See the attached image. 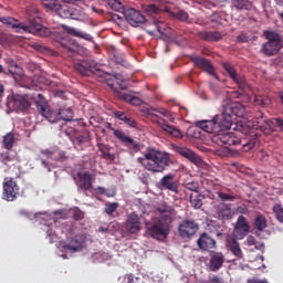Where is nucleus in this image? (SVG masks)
Returning a JSON list of instances; mask_svg holds the SVG:
<instances>
[{"label":"nucleus","instance_id":"1","mask_svg":"<svg viewBox=\"0 0 283 283\" xmlns=\"http://www.w3.org/2000/svg\"><path fill=\"white\" fill-rule=\"evenodd\" d=\"M28 22H20L14 18H0V23L11 28L20 34L29 33L40 38H50L51 30L42 25L40 11L35 8H30L27 11Z\"/></svg>","mask_w":283,"mask_h":283},{"label":"nucleus","instance_id":"2","mask_svg":"<svg viewBox=\"0 0 283 283\" xmlns=\"http://www.w3.org/2000/svg\"><path fill=\"white\" fill-rule=\"evenodd\" d=\"M145 159L138 158L143 167L151 174H163L167 167H170L174 161L171 155L166 151L151 149L144 155Z\"/></svg>","mask_w":283,"mask_h":283},{"label":"nucleus","instance_id":"3","mask_svg":"<svg viewBox=\"0 0 283 283\" xmlns=\"http://www.w3.org/2000/svg\"><path fill=\"white\" fill-rule=\"evenodd\" d=\"M36 109L41 116L52 124L59 120L70 122L74 118V112L71 108H57L52 111L49 102L45 101L41 93L38 94Z\"/></svg>","mask_w":283,"mask_h":283},{"label":"nucleus","instance_id":"4","mask_svg":"<svg viewBox=\"0 0 283 283\" xmlns=\"http://www.w3.org/2000/svg\"><path fill=\"white\" fill-rule=\"evenodd\" d=\"M156 113L165 116L170 122L174 120L171 112L167 111L166 108H144V114L146 117H148L153 123L157 124L163 130H165L170 136L182 138V133L179 129L170 124H167L166 120L159 117Z\"/></svg>","mask_w":283,"mask_h":283},{"label":"nucleus","instance_id":"5","mask_svg":"<svg viewBox=\"0 0 283 283\" xmlns=\"http://www.w3.org/2000/svg\"><path fill=\"white\" fill-rule=\"evenodd\" d=\"M108 8L113 9L115 12L123 13L127 23L132 27H139L146 23V18L134 8L125 7L122 0H107Z\"/></svg>","mask_w":283,"mask_h":283},{"label":"nucleus","instance_id":"6","mask_svg":"<svg viewBox=\"0 0 283 283\" xmlns=\"http://www.w3.org/2000/svg\"><path fill=\"white\" fill-rule=\"evenodd\" d=\"M145 228L151 239L164 241L170 235L171 217L164 214L155 223H145Z\"/></svg>","mask_w":283,"mask_h":283},{"label":"nucleus","instance_id":"7","mask_svg":"<svg viewBox=\"0 0 283 283\" xmlns=\"http://www.w3.org/2000/svg\"><path fill=\"white\" fill-rule=\"evenodd\" d=\"M266 42L263 43L261 53L265 56H275L283 48L281 35L273 31L265 32Z\"/></svg>","mask_w":283,"mask_h":283},{"label":"nucleus","instance_id":"8","mask_svg":"<svg viewBox=\"0 0 283 283\" xmlns=\"http://www.w3.org/2000/svg\"><path fill=\"white\" fill-rule=\"evenodd\" d=\"M255 123L256 129H261L265 135H269L277 129H283V119L281 117L271 118L269 120L262 112L256 113Z\"/></svg>","mask_w":283,"mask_h":283},{"label":"nucleus","instance_id":"9","mask_svg":"<svg viewBox=\"0 0 283 283\" xmlns=\"http://www.w3.org/2000/svg\"><path fill=\"white\" fill-rule=\"evenodd\" d=\"M102 64H97L93 60H83L81 63L74 65L75 71H77L82 76L97 75L105 80L107 73L102 70Z\"/></svg>","mask_w":283,"mask_h":283},{"label":"nucleus","instance_id":"10","mask_svg":"<svg viewBox=\"0 0 283 283\" xmlns=\"http://www.w3.org/2000/svg\"><path fill=\"white\" fill-rule=\"evenodd\" d=\"M57 1L64 2L63 4ZM71 0H41L43 2L44 8L49 9L52 12H56L62 19H70L74 15V8H71L67 4Z\"/></svg>","mask_w":283,"mask_h":283},{"label":"nucleus","instance_id":"11","mask_svg":"<svg viewBox=\"0 0 283 283\" xmlns=\"http://www.w3.org/2000/svg\"><path fill=\"white\" fill-rule=\"evenodd\" d=\"M29 99H32L36 104L38 95L29 96L28 94H14L7 105H9V107H13V109L18 112H27L32 106V103H30Z\"/></svg>","mask_w":283,"mask_h":283},{"label":"nucleus","instance_id":"12","mask_svg":"<svg viewBox=\"0 0 283 283\" xmlns=\"http://www.w3.org/2000/svg\"><path fill=\"white\" fill-rule=\"evenodd\" d=\"M20 188L12 177H6L3 180L2 199L8 202H13L19 196Z\"/></svg>","mask_w":283,"mask_h":283},{"label":"nucleus","instance_id":"13","mask_svg":"<svg viewBox=\"0 0 283 283\" xmlns=\"http://www.w3.org/2000/svg\"><path fill=\"white\" fill-rule=\"evenodd\" d=\"M66 130L74 132L71 135V140L77 150H84L90 144V133L87 130H80L69 127Z\"/></svg>","mask_w":283,"mask_h":283},{"label":"nucleus","instance_id":"14","mask_svg":"<svg viewBox=\"0 0 283 283\" xmlns=\"http://www.w3.org/2000/svg\"><path fill=\"white\" fill-rule=\"evenodd\" d=\"M223 70H226L227 75L230 77L232 82H234L240 91V95H242L247 90V82L243 75L237 73L234 66L230 63H222Z\"/></svg>","mask_w":283,"mask_h":283},{"label":"nucleus","instance_id":"15","mask_svg":"<svg viewBox=\"0 0 283 283\" xmlns=\"http://www.w3.org/2000/svg\"><path fill=\"white\" fill-rule=\"evenodd\" d=\"M240 136L235 133H219L217 135H213L212 142L219 146H223L226 148H229L231 146H238Z\"/></svg>","mask_w":283,"mask_h":283},{"label":"nucleus","instance_id":"16","mask_svg":"<svg viewBox=\"0 0 283 283\" xmlns=\"http://www.w3.org/2000/svg\"><path fill=\"white\" fill-rule=\"evenodd\" d=\"M107 86L115 92V96L126 103H129L133 99V95L130 93L123 92L125 86L119 83V80H116L115 76H111L107 78Z\"/></svg>","mask_w":283,"mask_h":283},{"label":"nucleus","instance_id":"17","mask_svg":"<svg viewBox=\"0 0 283 283\" xmlns=\"http://www.w3.org/2000/svg\"><path fill=\"white\" fill-rule=\"evenodd\" d=\"M199 224L193 220H184L178 224V234L182 239H191L197 234Z\"/></svg>","mask_w":283,"mask_h":283},{"label":"nucleus","instance_id":"18","mask_svg":"<svg viewBox=\"0 0 283 283\" xmlns=\"http://www.w3.org/2000/svg\"><path fill=\"white\" fill-rule=\"evenodd\" d=\"M190 61L195 64L196 67H199L210 76H214V78H218L214 66L208 59L200 55H191Z\"/></svg>","mask_w":283,"mask_h":283},{"label":"nucleus","instance_id":"19","mask_svg":"<svg viewBox=\"0 0 283 283\" xmlns=\"http://www.w3.org/2000/svg\"><path fill=\"white\" fill-rule=\"evenodd\" d=\"M241 134L245 135L244 137H239L238 146H241V151L249 153L251 151L255 145L259 144L258 134L249 135L250 132H241Z\"/></svg>","mask_w":283,"mask_h":283},{"label":"nucleus","instance_id":"20","mask_svg":"<svg viewBox=\"0 0 283 283\" xmlns=\"http://www.w3.org/2000/svg\"><path fill=\"white\" fill-rule=\"evenodd\" d=\"M157 187L160 190H169L175 195L179 193V184L175 180V175L172 174H168L165 177H161L157 184Z\"/></svg>","mask_w":283,"mask_h":283},{"label":"nucleus","instance_id":"21","mask_svg":"<svg viewBox=\"0 0 283 283\" xmlns=\"http://www.w3.org/2000/svg\"><path fill=\"white\" fill-rule=\"evenodd\" d=\"M175 151L186 160H190L196 166H201L203 163L201 157L187 146H175Z\"/></svg>","mask_w":283,"mask_h":283},{"label":"nucleus","instance_id":"22","mask_svg":"<svg viewBox=\"0 0 283 283\" xmlns=\"http://www.w3.org/2000/svg\"><path fill=\"white\" fill-rule=\"evenodd\" d=\"M250 232V223L247 221L244 216H239L237 223L234 226V230L232 231V234L238 240H243L247 234Z\"/></svg>","mask_w":283,"mask_h":283},{"label":"nucleus","instance_id":"23","mask_svg":"<svg viewBox=\"0 0 283 283\" xmlns=\"http://www.w3.org/2000/svg\"><path fill=\"white\" fill-rule=\"evenodd\" d=\"M223 113L232 116H237L239 118H243L245 115V108L240 102H231L223 106Z\"/></svg>","mask_w":283,"mask_h":283},{"label":"nucleus","instance_id":"24","mask_svg":"<svg viewBox=\"0 0 283 283\" xmlns=\"http://www.w3.org/2000/svg\"><path fill=\"white\" fill-rule=\"evenodd\" d=\"M213 118L217 123L219 130L224 132L232 128L233 118L230 114H227L226 112L222 111L220 115H217Z\"/></svg>","mask_w":283,"mask_h":283},{"label":"nucleus","instance_id":"25","mask_svg":"<svg viewBox=\"0 0 283 283\" xmlns=\"http://www.w3.org/2000/svg\"><path fill=\"white\" fill-rule=\"evenodd\" d=\"M114 136L123 144L127 145L128 148L134 149V151H140V145L138 142L132 139L129 136L125 135L122 130L119 129H114Z\"/></svg>","mask_w":283,"mask_h":283},{"label":"nucleus","instance_id":"26","mask_svg":"<svg viewBox=\"0 0 283 283\" xmlns=\"http://www.w3.org/2000/svg\"><path fill=\"white\" fill-rule=\"evenodd\" d=\"M224 264L223 252H210L209 269L211 272H218Z\"/></svg>","mask_w":283,"mask_h":283},{"label":"nucleus","instance_id":"27","mask_svg":"<svg viewBox=\"0 0 283 283\" xmlns=\"http://www.w3.org/2000/svg\"><path fill=\"white\" fill-rule=\"evenodd\" d=\"M126 231L130 234H137L140 231V218L136 213L128 216L126 224Z\"/></svg>","mask_w":283,"mask_h":283},{"label":"nucleus","instance_id":"28","mask_svg":"<svg viewBox=\"0 0 283 283\" xmlns=\"http://www.w3.org/2000/svg\"><path fill=\"white\" fill-rule=\"evenodd\" d=\"M197 245H199L202 251H210L216 249L217 242L208 233L203 232L200 239L197 240Z\"/></svg>","mask_w":283,"mask_h":283},{"label":"nucleus","instance_id":"29","mask_svg":"<svg viewBox=\"0 0 283 283\" xmlns=\"http://www.w3.org/2000/svg\"><path fill=\"white\" fill-rule=\"evenodd\" d=\"M77 177H78L77 186L80 187V189L90 190L93 188L92 174H90L87 171H81V172H78Z\"/></svg>","mask_w":283,"mask_h":283},{"label":"nucleus","instance_id":"30","mask_svg":"<svg viewBox=\"0 0 283 283\" xmlns=\"http://www.w3.org/2000/svg\"><path fill=\"white\" fill-rule=\"evenodd\" d=\"M84 242V235H77L74 239H71L70 243L65 245V250L72 253L83 251Z\"/></svg>","mask_w":283,"mask_h":283},{"label":"nucleus","instance_id":"31","mask_svg":"<svg viewBox=\"0 0 283 283\" xmlns=\"http://www.w3.org/2000/svg\"><path fill=\"white\" fill-rule=\"evenodd\" d=\"M197 38L206 41V42H218L220 40H222V33L218 32V31H200L197 32Z\"/></svg>","mask_w":283,"mask_h":283},{"label":"nucleus","instance_id":"32","mask_svg":"<svg viewBox=\"0 0 283 283\" xmlns=\"http://www.w3.org/2000/svg\"><path fill=\"white\" fill-rule=\"evenodd\" d=\"M237 240H238L237 238L227 239V248L231 252L232 255H234L238 259H242L243 252L241 250L240 243Z\"/></svg>","mask_w":283,"mask_h":283},{"label":"nucleus","instance_id":"33","mask_svg":"<svg viewBox=\"0 0 283 283\" xmlns=\"http://www.w3.org/2000/svg\"><path fill=\"white\" fill-rule=\"evenodd\" d=\"M197 127L209 134H213L217 133V130H220L214 118H212L211 120L199 122L197 123Z\"/></svg>","mask_w":283,"mask_h":283},{"label":"nucleus","instance_id":"34","mask_svg":"<svg viewBox=\"0 0 283 283\" xmlns=\"http://www.w3.org/2000/svg\"><path fill=\"white\" fill-rule=\"evenodd\" d=\"M62 29L65 30V32L74 38H78V39H84V40H92L93 36L92 34L88 33H82L80 31H77L75 28L62 24Z\"/></svg>","mask_w":283,"mask_h":283},{"label":"nucleus","instance_id":"35","mask_svg":"<svg viewBox=\"0 0 283 283\" xmlns=\"http://www.w3.org/2000/svg\"><path fill=\"white\" fill-rule=\"evenodd\" d=\"M253 227L259 232H263L268 228L266 217H264L263 214H256L254 218Z\"/></svg>","mask_w":283,"mask_h":283},{"label":"nucleus","instance_id":"36","mask_svg":"<svg viewBox=\"0 0 283 283\" xmlns=\"http://www.w3.org/2000/svg\"><path fill=\"white\" fill-rule=\"evenodd\" d=\"M218 217L220 220H231L232 219V210L228 205H221L218 208Z\"/></svg>","mask_w":283,"mask_h":283},{"label":"nucleus","instance_id":"37","mask_svg":"<svg viewBox=\"0 0 283 283\" xmlns=\"http://www.w3.org/2000/svg\"><path fill=\"white\" fill-rule=\"evenodd\" d=\"M143 10L146 14L153 17L154 20H157V15L161 14V10L154 3L144 4Z\"/></svg>","mask_w":283,"mask_h":283},{"label":"nucleus","instance_id":"38","mask_svg":"<svg viewBox=\"0 0 283 283\" xmlns=\"http://www.w3.org/2000/svg\"><path fill=\"white\" fill-rule=\"evenodd\" d=\"M107 21L111 23H115L118 28H123L125 24L124 18L113 12L107 13Z\"/></svg>","mask_w":283,"mask_h":283},{"label":"nucleus","instance_id":"39","mask_svg":"<svg viewBox=\"0 0 283 283\" xmlns=\"http://www.w3.org/2000/svg\"><path fill=\"white\" fill-rule=\"evenodd\" d=\"M232 6H234V8L240 11H249L252 8V4L249 0H232Z\"/></svg>","mask_w":283,"mask_h":283},{"label":"nucleus","instance_id":"40","mask_svg":"<svg viewBox=\"0 0 283 283\" xmlns=\"http://www.w3.org/2000/svg\"><path fill=\"white\" fill-rule=\"evenodd\" d=\"M62 52L69 56H74L75 49L72 46L71 41L62 40L60 43Z\"/></svg>","mask_w":283,"mask_h":283},{"label":"nucleus","instance_id":"41","mask_svg":"<svg viewBox=\"0 0 283 283\" xmlns=\"http://www.w3.org/2000/svg\"><path fill=\"white\" fill-rule=\"evenodd\" d=\"M169 14L180 22H188L189 20V14L187 11H170Z\"/></svg>","mask_w":283,"mask_h":283},{"label":"nucleus","instance_id":"42","mask_svg":"<svg viewBox=\"0 0 283 283\" xmlns=\"http://www.w3.org/2000/svg\"><path fill=\"white\" fill-rule=\"evenodd\" d=\"M3 145L7 150H11V148L14 146V134H6L3 137Z\"/></svg>","mask_w":283,"mask_h":283},{"label":"nucleus","instance_id":"43","mask_svg":"<svg viewBox=\"0 0 283 283\" xmlns=\"http://www.w3.org/2000/svg\"><path fill=\"white\" fill-rule=\"evenodd\" d=\"M158 213H168L167 216L171 218L175 209L171 206H168L166 202H163L157 208Z\"/></svg>","mask_w":283,"mask_h":283},{"label":"nucleus","instance_id":"44","mask_svg":"<svg viewBox=\"0 0 283 283\" xmlns=\"http://www.w3.org/2000/svg\"><path fill=\"white\" fill-rule=\"evenodd\" d=\"M119 208V203L118 202H108L107 203V216L108 217H112V218H115L118 216V210Z\"/></svg>","mask_w":283,"mask_h":283},{"label":"nucleus","instance_id":"45","mask_svg":"<svg viewBox=\"0 0 283 283\" xmlns=\"http://www.w3.org/2000/svg\"><path fill=\"white\" fill-rule=\"evenodd\" d=\"M153 24L155 27V29H157V31L164 35L166 30H167V25L164 21L158 20V19H153Z\"/></svg>","mask_w":283,"mask_h":283},{"label":"nucleus","instance_id":"46","mask_svg":"<svg viewBox=\"0 0 283 283\" xmlns=\"http://www.w3.org/2000/svg\"><path fill=\"white\" fill-rule=\"evenodd\" d=\"M275 219L283 223V208L280 203H275L272 208Z\"/></svg>","mask_w":283,"mask_h":283},{"label":"nucleus","instance_id":"47","mask_svg":"<svg viewBox=\"0 0 283 283\" xmlns=\"http://www.w3.org/2000/svg\"><path fill=\"white\" fill-rule=\"evenodd\" d=\"M9 73L12 76H19L21 74V67L14 61H10L9 62Z\"/></svg>","mask_w":283,"mask_h":283},{"label":"nucleus","instance_id":"48","mask_svg":"<svg viewBox=\"0 0 283 283\" xmlns=\"http://www.w3.org/2000/svg\"><path fill=\"white\" fill-rule=\"evenodd\" d=\"M185 189H188L190 191L199 192L200 186L198 181H191L184 184Z\"/></svg>","mask_w":283,"mask_h":283},{"label":"nucleus","instance_id":"49","mask_svg":"<svg viewBox=\"0 0 283 283\" xmlns=\"http://www.w3.org/2000/svg\"><path fill=\"white\" fill-rule=\"evenodd\" d=\"M111 50H113L114 61L117 64H123V62H124V54L118 52V50L114 49L113 46H111Z\"/></svg>","mask_w":283,"mask_h":283},{"label":"nucleus","instance_id":"50","mask_svg":"<svg viewBox=\"0 0 283 283\" xmlns=\"http://www.w3.org/2000/svg\"><path fill=\"white\" fill-rule=\"evenodd\" d=\"M218 198H220L222 201H234L235 197L227 193V192H218Z\"/></svg>","mask_w":283,"mask_h":283},{"label":"nucleus","instance_id":"51","mask_svg":"<svg viewBox=\"0 0 283 283\" xmlns=\"http://www.w3.org/2000/svg\"><path fill=\"white\" fill-rule=\"evenodd\" d=\"M14 160V157L10 156L9 153L0 155V161L4 165L8 166V163H11Z\"/></svg>","mask_w":283,"mask_h":283},{"label":"nucleus","instance_id":"52","mask_svg":"<svg viewBox=\"0 0 283 283\" xmlns=\"http://www.w3.org/2000/svg\"><path fill=\"white\" fill-rule=\"evenodd\" d=\"M32 49L42 54H44L49 51V49H46L43 44L38 43V42L32 44Z\"/></svg>","mask_w":283,"mask_h":283},{"label":"nucleus","instance_id":"53","mask_svg":"<svg viewBox=\"0 0 283 283\" xmlns=\"http://www.w3.org/2000/svg\"><path fill=\"white\" fill-rule=\"evenodd\" d=\"M190 202L195 209H200L202 206V200L200 199V197H196V198L191 197Z\"/></svg>","mask_w":283,"mask_h":283},{"label":"nucleus","instance_id":"54","mask_svg":"<svg viewBox=\"0 0 283 283\" xmlns=\"http://www.w3.org/2000/svg\"><path fill=\"white\" fill-rule=\"evenodd\" d=\"M73 219L74 220H83L84 219V212L80 210L78 208H75L73 210Z\"/></svg>","mask_w":283,"mask_h":283},{"label":"nucleus","instance_id":"55","mask_svg":"<svg viewBox=\"0 0 283 283\" xmlns=\"http://www.w3.org/2000/svg\"><path fill=\"white\" fill-rule=\"evenodd\" d=\"M123 122L127 125H129L132 128H136L137 127V122L135 118L132 117H126L123 119Z\"/></svg>","mask_w":283,"mask_h":283},{"label":"nucleus","instance_id":"56","mask_svg":"<svg viewBox=\"0 0 283 283\" xmlns=\"http://www.w3.org/2000/svg\"><path fill=\"white\" fill-rule=\"evenodd\" d=\"M128 104H130L135 107H139L143 104V101L137 96H133L132 101H129Z\"/></svg>","mask_w":283,"mask_h":283},{"label":"nucleus","instance_id":"57","mask_svg":"<svg viewBox=\"0 0 283 283\" xmlns=\"http://www.w3.org/2000/svg\"><path fill=\"white\" fill-rule=\"evenodd\" d=\"M237 41L239 43H247L249 42V36L245 33H241L238 35Z\"/></svg>","mask_w":283,"mask_h":283},{"label":"nucleus","instance_id":"58","mask_svg":"<svg viewBox=\"0 0 283 283\" xmlns=\"http://www.w3.org/2000/svg\"><path fill=\"white\" fill-rule=\"evenodd\" d=\"M114 116L115 118H117L118 120H124L125 118H127V116L124 114V112L122 111H115L114 112Z\"/></svg>","mask_w":283,"mask_h":283},{"label":"nucleus","instance_id":"59","mask_svg":"<svg viewBox=\"0 0 283 283\" xmlns=\"http://www.w3.org/2000/svg\"><path fill=\"white\" fill-rule=\"evenodd\" d=\"M128 283H142V279L138 276H134L133 274H130L128 276Z\"/></svg>","mask_w":283,"mask_h":283},{"label":"nucleus","instance_id":"60","mask_svg":"<svg viewBox=\"0 0 283 283\" xmlns=\"http://www.w3.org/2000/svg\"><path fill=\"white\" fill-rule=\"evenodd\" d=\"M247 244H248V247L255 245V239L252 235L248 237Z\"/></svg>","mask_w":283,"mask_h":283},{"label":"nucleus","instance_id":"61","mask_svg":"<svg viewBox=\"0 0 283 283\" xmlns=\"http://www.w3.org/2000/svg\"><path fill=\"white\" fill-rule=\"evenodd\" d=\"M98 149L102 154V156H104V158H106V146L102 145V144H98Z\"/></svg>","mask_w":283,"mask_h":283},{"label":"nucleus","instance_id":"62","mask_svg":"<svg viewBox=\"0 0 283 283\" xmlns=\"http://www.w3.org/2000/svg\"><path fill=\"white\" fill-rule=\"evenodd\" d=\"M95 192H96V195L103 196V195H105L106 190L103 187H97L95 189Z\"/></svg>","mask_w":283,"mask_h":283},{"label":"nucleus","instance_id":"63","mask_svg":"<svg viewBox=\"0 0 283 283\" xmlns=\"http://www.w3.org/2000/svg\"><path fill=\"white\" fill-rule=\"evenodd\" d=\"M41 154H43L44 156L51 158L53 156V153L49 149H45V150H41Z\"/></svg>","mask_w":283,"mask_h":283},{"label":"nucleus","instance_id":"64","mask_svg":"<svg viewBox=\"0 0 283 283\" xmlns=\"http://www.w3.org/2000/svg\"><path fill=\"white\" fill-rule=\"evenodd\" d=\"M210 282H211V283H222V282H220L219 276H212V277L210 279Z\"/></svg>","mask_w":283,"mask_h":283}]
</instances>
